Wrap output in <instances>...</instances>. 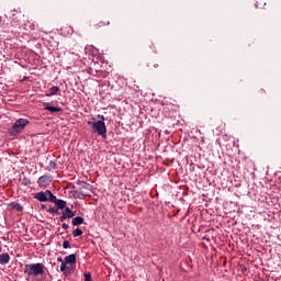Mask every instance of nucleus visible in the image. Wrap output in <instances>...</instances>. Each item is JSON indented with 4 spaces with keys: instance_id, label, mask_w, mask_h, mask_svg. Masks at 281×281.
Here are the masks:
<instances>
[{
    "instance_id": "1",
    "label": "nucleus",
    "mask_w": 281,
    "mask_h": 281,
    "mask_svg": "<svg viewBox=\"0 0 281 281\" xmlns=\"http://www.w3.org/2000/svg\"><path fill=\"white\" fill-rule=\"evenodd\" d=\"M99 121L91 122L89 121L88 124L92 126L93 133H98L101 137H106V124L104 123V115H98Z\"/></svg>"
},
{
    "instance_id": "2",
    "label": "nucleus",
    "mask_w": 281,
    "mask_h": 281,
    "mask_svg": "<svg viewBox=\"0 0 281 281\" xmlns=\"http://www.w3.org/2000/svg\"><path fill=\"white\" fill-rule=\"evenodd\" d=\"M25 276H43L45 273V266L43 263H29L24 267Z\"/></svg>"
},
{
    "instance_id": "3",
    "label": "nucleus",
    "mask_w": 281,
    "mask_h": 281,
    "mask_svg": "<svg viewBox=\"0 0 281 281\" xmlns=\"http://www.w3.org/2000/svg\"><path fill=\"white\" fill-rule=\"evenodd\" d=\"M27 124H30V121L26 119L16 120L10 128V135H13V137H15V135L23 133V131H25V126H27Z\"/></svg>"
},
{
    "instance_id": "4",
    "label": "nucleus",
    "mask_w": 281,
    "mask_h": 281,
    "mask_svg": "<svg viewBox=\"0 0 281 281\" xmlns=\"http://www.w3.org/2000/svg\"><path fill=\"white\" fill-rule=\"evenodd\" d=\"M67 265H76V255L71 254L64 258V261L60 266V271L68 278V276H71V268L67 267Z\"/></svg>"
},
{
    "instance_id": "5",
    "label": "nucleus",
    "mask_w": 281,
    "mask_h": 281,
    "mask_svg": "<svg viewBox=\"0 0 281 281\" xmlns=\"http://www.w3.org/2000/svg\"><path fill=\"white\" fill-rule=\"evenodd\" d=\"M78 186H79V192H81L83 196H87L89 192H91V190L93 189L91 184L82 181H79Z\"/></svg>"
},
{
    "instance_id": "6",
    "label": "nucleus",
    "mask_w": 281,
    "mask_h": 281,
    "mask_svg": "<svg viewBox=\"0 0 281 281\" xmlns=\"http://www.w3.org/2000/svg\"><path fill=\"white\" fill-rule=\"evenodd\" d=\"M37 183L40 188H47L52 183V177L50 176H42L38 178Z\"/></svg>"
},
{
    "instance_id": "7",
    "label": "nucleus",
    "mask_w": 281,
    "mask_h": 281,
    "mask_svg": "<svg viewBox=\"0 0 281 281\" xmlns=\"http://www.w3.org/2000/svg\"><path fill=\"white\" fill-rule=\"evenodd\" d=\"M74 216H76V213L71 209L66 207L60 216V221H67V218H74Z\"/></svg>"
},
{
    "instance_id": "8",
    "label": "nucleus",
    "mask_w": 281,
    "mask_h": 281,
    "mask_svg": "<svg viewBox=\"0 0 281 281\" xmlns=\"http://www.w3.org/2000/svg\"><path fill=\"white\" fill-rule=\"evenodd\" d=\"M35 199L37 201H40L41 203H45L46 201H48V198H47V191L46 192H38L35 194Z\"/></svg>"
},
{
    "instance_id": "9",
    "label": "nucleus",
    "mask_w": 281,
    "mask_h": 281,
    "mask_svg": "<svg viewBox=\"0 0 281 281\" xmlns=\"http://www.w3.org/2000/svg\"><path fill=\"white\" fill-rule=\"evenodd\" d=\"M45 104V111H49V113H60L63 111L61 108H56L54 105H50L49 103H44Z\"/></svg>"
},
{
    "instance_id": "10",
    "label": "nucleus",
    "mask_w": 281,
    "mask_h": 281,
    "mask_svg": "<svg viewBox=\"0 0 281 281\" xmlns=\"http://www.w3.org/2000/svg\"><path fill=\"white\" fill-rule=\"evenodd\" d=\"M10 262V255L8 252L0 255V265H8Z\"/></svg>"
},
{
    "instance_id": "11",
    "label": "nucleus",
    "mask_w": 281,
    "mask_h": 281,
    "mask_svg": "<svg viewBox=\"0 0 281 281\" xmlns=\"http://www.w3.org/2000/svg\"><path fill=\"white\" fill-rule=\"evenodd\" d=\"M71 223L74 226L82 225L85 223V218H82L80 216H76L72 218Z\"/></svg>"
},
{
    "instance_id": "12",
    "label": "nucleus",
    "mask_w": 281,
    "mask_h": 281,
    "mask_svg": "<svg viewBox=\"0 0 281 281\" xmlns=\"http://www.w3.org/2000/svg\"><path fill=\"white\" fill-rule=\"evenodd\" d=\"M46 194L50 203H56L58 201V199L56 198V195H54V193H52V191L46 190Z\"/></svg>"
},
{
    "instance_id": "13",
    "label": "nucleus",
    "mask_w": 281,
    "mask_h": 281,
    "mask_svg": "<svg viewBox=\"0 0 281 281\" xmlns=\"http://www.w3.org/2000/svg\"><path fill=\"white\" fill-rule=\"evenodd\" d=\"M55 205H57L58 210H65L67 206V202H65L64 200H57L55 202Z\"/></svg>"
},
{
    "instance_id": "14",
    "label": "nucleus",
    "mask_w": 281,
    "mask_h": 281,
    "mask_svg": "<svg viewBox=\"0 0 281 281\" xmlns=\"http://www.w3.org/2000/svg\"><path fill=\"white\" fill-rule=\"evenodd\" d=\"M58 91H60V88H58L57 86H53V87L49 89V93H48L47 95H48V97L56 95V93H58Z\"/></svg>"
},
{
    "instance_id": "15",
    "label": "nucleus",
    "mask_w": 281,
    "mask_h": 281,
    "mask_svg": "<svg viewBox=\"0 0 281 281\" xmlns=\"http://www.w3.org/2000/svg\"><path fill=\"white\" fill-rule=\"evenodd\" d=\"M11 207L13 210H16V212H22L23 211V206H21V204H19V203H11Z\"/></svg>"
},
{
    "instance_id": "16",
    "label": "nucleus",
    "mask_w": 281,
    "mask_h": 281,
    "mask_svg": "<svg viewBox=\"0 0 281 281\" xmlns=\"http://www.w3.org/2000/svg\"><path fill=\"white\" fill-rule=\"evenodd\" d=\"M72 236H74V238H78V236H82V229L76 228V229L72 232Z\"/></svg>"
},
{
    "instance_id": "17",
    "label": "nucleus",
    "mask_w": 281,
    "mask_h": 281,
    "mask_svg": "<svg viewBox=\"0 0 281 281\" xmlns=\"http://www.w3.org/2000/svg\"><path fill=\"white\" fill-rule=\"evenodd\" d=\"M47 170H56V161L50 160L47 166Z\"/></svg>"
},
{
    "instance_id": "18",
    "label": "nucleus",
    "mask_w": 281,
    "mask_h": 281,
    "mask_svg": "<svg viewBox=\"0 0 281 281\" xmlns=\"http://www.w3.org/2000/svg\"><path fill=\"white\" fill-rule=\"evenodd\" d=\"M48 212H49V214H57V213H58V209H56V207H49V209H48Z\"/></svg>"
},
{
    "instance_id": "19",
    "label": "nucleus",
    "mask_w": 281,
    "mask_h": 281,
    "mask_svg": "<svg viewBox=\"0 0 281 281\" xmlns=\"http://www.w3.org/2000/svg\"><path fill=\"white\" fill-rule=\"evenodd\" d=\"M30 183H32V182H31L30 179H27V178H24V179L22 180V186H30Z\"/></svg>"
},
{
    "instance_id": "20",
    "label": "nucleus",
    "mask_w": 281,
    "mask_h": 281,
    "mask_svg": "<svg viewBox=\"0 0 281 281\" xmlns=\"http://www.w3.org/2000/svg\"><path fill=\"white\" fill-rule=\"evenodd\" d=\"M63 247H64V249H69V247H70L69 240H64Z\"/></svg>"
},
{
    "instance_id": "21",
    "label": "nucleus",
    "mask_w": 281,
    "mask_h": 281,
    "mask_svg": "<svg viewBox=\"0 0 281 281\" xmlns=\"http://www.w3.org/2000/svg\"><path fill=\"white\" fill-rule=\"evenodd\" d=\"M83 276H85V281H92L91 280V273L86 272Z\"/></svg>"
},
{
    "instance_id": "22",
    "label": "nucleus",
    "mask_w": 281,
    "mask_h": 281,
    "mask_svg": "<svg viewBox=\"0 0 281 281\" xmlns=\"http://www.w3.org/2000/svg\"><path fill=\"white\" fill-rule=\"evenodd\" d=\"M61 227H63V229H69V224L63 223V224H61Z\"/></svg>"
},
{
    "instance_id": "23",
    "label": "nucleus",
    "mask_w": 281,
    "mask_h": 281,
    "mask_svg": "<svg viewBox=\"0 0 281 281\" xmlns=\"http://www.w3.org/2000/svg\"><path fill=\"white\" fill-rule=\"evenodd\" d=\"M57 260H58V262H61V265H63V262H65V260H63V258H57Z\"/></svg>"
}]
</instances>
